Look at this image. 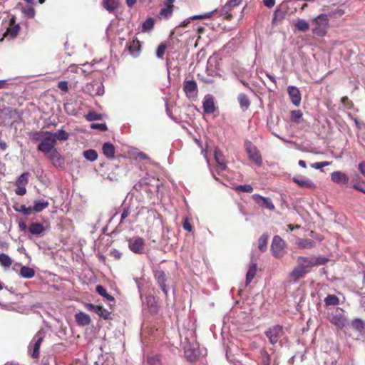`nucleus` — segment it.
<instances>
[{
  "mask_svg": "<svg viewBox=\"0 0 365 365\" xmlns=\"http://www.w3.org/2000/svg\"><path fill=\"white\" fill-rule=\"evenodd\" d=\"M328 18L325 14H320L315 18L313 21L312 31L319 36H323L326 34L328 28Z\"/></svg>",
  "mask_w": 365,
  "mask_h": 365,
  "instance_id": "nucleus-1",
  "label": "nucleus"
},
{
  "mask_svg": "<svg viewBox=\"0 0 365 365\" xmlns=\"http://www.w3.org/2000/svg\"><path fill=\"white\" fill-rule=\"evenodd\" d=\"M245 148L249 159L256 165L260 167L262 165V158L257 148L249 140H245Z\"/></svg>",
  "mask_w": 365,
  "mask_h": 365,
  "instance_id": "nucleus-2",
  "label": "nucleus"
},
{
  "mask_svg": "<svg viewBox=\"0 0 365 365\" xmlns=\"http://www.w3.org/2000/svg\"><path fill=\"white\" fill-rule=\"evenodd\" d=\"M46 134L47 136L40 142L37 147L38 150L43 153L46 156L56 149L55 145L56 144L53 137V133L51 132Z\"/></svg>",
  "mask_w": 365,
  "mask_h": 365,
  "instance_id": "nucleus-3",
  "label": "nucleus"
},
{
  "mask_svg": "<svg viewBox=\"0 0 365 365\" xmlns=\"http://www.w3.org/2000/svg\"><path fill=\"white\" fill-rule=\"evenodd\" d=\"M329 322L338 329H343L347 324V318L341 309H337L329 316Z\"/></svg>",
  "mask_w": 365,
  "mask_h": 365,
  "instance_id": "nucleus-4",
  "label": "nucleus"
},
{
  "mask_svg": "<svg viewBox=\"0 0 365 365\" xmlns=\"http://www.w3.org/2000/svg\"><path fill=\"white\" fill-rule=\"evenodd\" d=\"M284 241L279 235L274 236L271 245V250L273 256L276 258L282 257L284 253Z\"/></svg>",
  "mask_w": 365,
  "mask_h": 365,
  "instance_id": "nucleus-5",
  "label": "nucleus"
},
{
  "mask_svg": "<svg viewBox=\"0 0 365 365\" xmlns=\"http://www.w3.org/2000/svg\"><path fill=\"white\" fill-rule=\"evenodd\" d=\"M325 262L323 259L317 257H298L297 263L298 264L304 268L305 270H309V268L323 264Z\"/></svg>",
  "mask_w": 365,
  "mask_h": 365,
  "instance_id": "nucleus-6",
  "label": "nucleus"
},
{
  "mask_svg": "<svg viewBox=\"0 0 365 365\" xmlns=\"http://www.w3.org/2000/svg\"><path fill=\"white\" fill-rule=\"evenodd\" d=\"M128 247L133 252L142 254L145 250V240L140 237H134L128 240Z\"/></svg>",
  "mask_w": 365,
  "mask_h": 365,
  "instance_id": "nucleus-7",
  "label": "nucleus"
},
{
  "mask_svg": "<svg viewBox=\"0 0 365 365\" xmlns=\"http://www.w3.org/2000/svg\"><path fill=\"white\" fill-rule=\"evenodd\" d=\"M265 334L271 344H276L279 339L284 334L282 327L277 325L268 329Z\"/></svg>",
  "mask_w": 365,
  "mask_h": 365,
  "instance_id": "nucleus-8",
  "label": "nucleus"
},
{
  "mask_svg": "<svg viewBox=\"0 0 365 365\" xmlns=\"http://www.w3.org/2000/svg\"><path fill=\"white\" fill-rule=\"evenodd\" d=\"M183 89L188 98L195 99L197 97V88L195 81H185Z\"/></svg>",
  "mask_w": 365,
  "mask_h": 365,
  "instance_id": "nucleus-9",
  "label": "nucleus"
},
{
  "mask_svg": "<svg viewBox=\"0 0 365 365\" xmlns=\"http://www.w3.org/2000/svg\"><path fill=\"white\" fill-rule=\"evenodd\" d=\"M292 180L302 188L314 189L316 187L315 184L310 179L303 175L294 176Z\"/></svg>",
  "mask_w": 365,
  "mask_h": 365,
  "instance_id": "nucleus-10",
  "label": "nucleus"
},
{
  "mask_svg": "<svg viewBox=\"0 0 365 365\" xmlns=\"http://www.w3.org/2000/svg\"><path fill=\"white\" fill-rule=\"evenodd\" d=\"M252 198L257 204L264 208H267L269 210H273L274 209V205L269 197H265L258 194H255L252 195Z\"/></svg>",
  "mask_w": 365,
  "mask_h": 365,
  "instance_id": "nucleus-11",
  "label": "nucleus"
},
{
  "mask_svg": "<svg viewBox=\"0 0 365 365\" xmlns=\"http://www.w3.org/2000/svg\"><path fill=\"white\" fill-rule=\"evenodd\" d=\"M51 163L56 168H63L65 163L63 157L58 152L56 148L46 156Z\"/></svg>",
  "mask_w": 365,
  "mask_h": 365,
  "instance_id": "nucleus-12",
  "label": "nucleus"
},
{
  "mask_svg": "<svg viewBox=\"0 0 365 365\" xmlns=\"http://www.w3.org/2000/svg\"><path fill=\"white\" fill-rule=\"evenodd\" d=\"M20 29L19 24H15V17L10 19V26L4 34V38L11 39L16 36Z\"/></svg>",
  "mask_w": 365,
  "mask_h": 365,
  "instance_id": "nucleus-13",
  "label": "nucleus"
},
{
  "mask_svg": "<svg viewBox=\"0 0 365 365\" xmlns=\"http://www.w3.org/2000/svg\"><path fill=\"white\" fill-rule=\"evenodd\" d=\"M331 180L333 182L338 185H346L348 183L349 176L341 171H334L331 174Z\"/></svg>",
  "mask_w": 365,
  "mask_h": 365,
  "instance_id": "nucleus-14",
  "label": "nucleus"
},
{
  "mask_svg": "<svg viewBox=\"0 0 365 365\" xmlns=\"http://www.w3.org/2000/svg\"><path fill=\"white\" fill-rule=\"evenodd\" d=\"M202 107L204 112L207 114L213 113L215 110L214 98L211 95H206L203 99Z\"/></svg>",
  "mask_w": 365,
  "mask_h": 365,
  "instance_id": "nucleus-15",
  "label": "nucleus"
},
{
  "mask_svg": "<svg viewBox=\"0 0 365 365\" xmlns=\"http://www.w3.org/2000/svg\"><path fill=\"white\" fill-rule=\"evenodd\" d=\"M287 91L292 103L298 106L301 103V94L299 89L295 86H289Z\"/></svg>",
  "mask_w": 365,
  "mask_h": 365,
  "instance_id": "nucleus-16",
  "label": "nucleus"
},
{
  "mask_svg": "<svg viewBox=\"0 0 365 365\" xmlns=\"http://www.w3.org/2000/svg\"><path fill=\"white\" fill-rule=\"evenodd\" d=\"M43 336L41 332H38L34 337L33 341H34L33 346V351L31 356L34 358H38L39 356L40 346L42 343Z\"/></svg>",
  "mask_w": 365,
  "mask_h": 365,
  "instance_id": "nucleus-17",
  "label": "nucleus"
},
{
  "mask_svg": "<svg viewBox=\"0 0 365 365\" xmlns=\"http://www.w3.org/2000/svg\"><path fill=\"white\" fill-rule=\"evenodd\" d=\"M155 277L164 294H167L168 291L165 286V272L163 271H156L155 273Z\"/></svg>",
  "mask_w": 365,
  "mask_h": 365,
  "instance_id": "nucleus-18",
  "label": "nucleus"
},
{
  "mask_svg": "<svg viewBox=\"0 0 365 365\" xmlns=\"http://www.w3.org/2000/svg\"><path fill=\"white\" fill-rule=\"evenodd\" d=\"M75 318L77 324L82 327L88 325L91 322L89 315L82 312L77 313Z\"/></svg>",
  "mask_w": 365,
  "mask_h": 365,
  "instance_id": "nucleus-19",
  "label": "nucleus"
},
{
  "mask_svg": "<svg viewBox=\"0 0 365 365\" xmlns=\"http://www.w3.org/2000/svg\"><path fill=\"white\" fill-rule=\"evenodd\" d=\"M102 150H103V155L106 158H108L109 159L114 158V156H115V147L113 146V144H111L110 143H105L103 145Z\"/></svg>",
  "mask_w": 365,
  "mask_h": 365,
  "instance_id": "nucleus-20",
  "label": "nucleus"
},
{
  "mask_svg": "<svg viewBox=\"0 0 365 365\" xmlns=\"http://www.w3.org/2000/svg\"><path fill=\"white\" fill-rule=\"evenodd\" d=\"M309 270H305L299 264L291 272L289 276L294 280H297L302 278Z\"/></svg>",
  "mask_w": 365,
  "mask_h": 365,
  "instance_id": "nucleus-21",
  "label": "nucleus"
},
{
  "mask_svg": "<svg viewBox=\"0 0 365 365\" xmlns=\"http://www.w3.org/2000/svg\"><path fill=\"white\" fill-rule=\"evenodd\" d=\"M214 156H215V161L217 162V163L218 165L219 168L221 170H225L226 165L224 161L222 153L217 148H216L215 150Z\"/></svg>",
  "mask_w": 365,
  "mask_h": 365,
  "instance_id": "nucleus-22",
  "label": "nucleus"
},
{
  "mask_svg": "<svg viewBox=\"0 0 365 365\" xmlns=\"http://www.w3.org/2000/svg\"><path fill=\"white\" fill-rule=\"evenodd\" d=\"M49 203L48 201L44 200H36L34 202V206L32 207L33 211L36 212H39L43 210L48 207Z\"/></svg>",
  "mask_w": 365,
  "mask_h": 365,
  "instance_id": "nucleus-23",
  "label": "nucleus"
},
{
  "mask_svg": "<svg viewBox=\"0 0 365 365\" xmlns=\"http://www.w3.org/2000/svg\"><path fill=\"white\" fill-rule=\"evenodd\" d=\"M102 4L104 9L111 12L118 7L119 0H103Z\"/></svg>",
  "mask_w": 365,
  "mask_h": 365,
  "instance_id": "nucleus-24",
  "label": "nucleus"
},
{
  "mask_svg": "<svg viewBox=\"0 0 365 365\" xmlns=\"http://www.w3.org/2000/svg\"><path fill=\"white\" fill-rule=\"evenodd\" d=\"M19 274L23 278L31 279L35 275V271L29 267L22 266Z\"/></svg>",
  "mask_w": 365,
  "mask_h": 365,
  "instance_id": "nucleus-25",
  "label": "nucleus"
},
{
  "mask_svg": "<svg viewBox=\"0 0 365 365\" xmlns=\"http://www.w3.org/2000/svg\"><path fill=\"white\" fill-rule=\"evenodd\" d=\"M257 272V264L252 263L250 265L248 271L246 275V284H249L256 275Z\"/></svg>",
  "mask_w": 365,
  "mask_h": 365,
  "instance_id": "nucleus-26",
  "label": "nucleus"
},
{
  "mask_svg": "<svg viewBox=\"0 0 365 365\" xmlns=\"http://www.w3.org/2000/svg\"><path fill=\"white\" fill-rule=\"evenodd\" d=\"M29 230L33 235H40L44 231V227L41 223L33 222L30 224Z\"/></svg>",
  "mask_w": 365,
  "mask_h": 365,
  "instance_id": "nucleus-27",
  "label": "nucleus"
},
{
  "mask_svg": "<svg viewBox=\"0 0 365 365\" xmlns=\"http://www.w3.org/2000/svg\"><path fill=\"white\" fill-rule=\"evenodd\" d=\"M49 131H35L31 132L29 133V138L35 141H40L43 140L44 138L47 136L46 133H50Z\"/></svg>",
  "mask_w": 365,
  "mask_h": 365,
  "instance_id": "nucleus-28",
  "label": "nucleus"
},
{
  "mask_svg": "<svg viewBox=\"0 0 365 365\" xmlns=\"http://www.w3.org/2000/svg\"><path fill=\"white\" fill-rule=\"evenodd\" d=\"M297 245L299 248L311 249L314 247V242L309 239H299L297 242Z\"/></svg>",
  "mask_w": 365,
  "mask_h": 365,
  "instance_id": "nucleus-29",
  "label": "nucleus"
},
{
  "mask_svg": "<svg viewBox=\"0 0 365 365\" xmlns=\"http://www.w3.org/2000/svg\"><path fill=\"white\" fill-rule=\"evenodd\" d=\"M19 6H21V11L25 17L32 19L35 16L36 12L31 6H22L21 4Z\"/></svg>",
  "mask_w": 365,
  "mask_h": 365,
  "instance_id": "nucleus-30",
  "label": "nucleus"
},
{
  "mask_svg": "<svg viewBox=\"0 0 365 365\" xmlns=\"http://www.w3.org/2000/svg\"><path fill=\"white\" fill-rule=\"evenodd\" d=\"M351 327L354 330L361 334L364 330L365 323L360 319H355L351 322Z\"/></svg>",
  "mask_w": 365,
  "mask_h": 365,
  "instance_id": "nucleus-31",
  "label": "nucleus"
},
{
  "mask_svg": "<svg viewBox=\"0 0 365 365\" xmlns=\"http://www.w3.org/2000/svg\"><path fill=\"white\" fill-rule=\"evenodd\" d=\"M238 101L240 105V108L243 110H246L250 106V100L245 93H240L238 96Z\"/></svg>",
  "mask_w": 365,
  "mask_h": 365,
  "instance_id": "nucleus-32",
  "label": "nucleus"
},
{
  "mask_svg": "<svg viewBox=\"0 0 365 365\" xmlns=\"http://www.w3.org/2000/svg\"><path fill=\"white\" fill-rule=\"evenodd\" d=\"M53 137L56 143V140H66L69 138V134L63 129H60L55 133H53Z\"/></svg>",
  "mask_w": 365,
  "mask_h": 365,
  "instance_id": "nucleus-33",
  "label": "nucleus"
},
{
  "mask_svg": "<svg viewBox=\"0 0 365 365\" xmlns=\"http://www.w3.org/2000/svg\"><path fill=\"white\" fill-rule=\"evenodd\" d=\"M83 155L86 160L91 162H93L98 158L97 152L93 149H89L83 151Z\"/></svg>",
  "mask_w": 365,
  "mask_h": 365,
  "instance_id": "nucleus-34",
  "label": "nucleus"
},
{
  "mask_svg": "<svg viewBox=\"0 0 365 365\" xmlns=\"http://www.w3.org/2000/svg\"><path fill=\"white\" fill-rule=\"evenodd\" d=\"M0 264L6 268H9L12 264V260L11 257L4 253L0 254Z\"/></svg>",
  "mask_w": 365,
  "mask_h": 365,
  "instance_id": "nucleus-35",
  "label": "nucleus"
},
{
  "mask_svg": "<svg viewBox=\"0 0 365 365\" xmlns=\"http://www.w3.org/2000/svg\"><path fill=\"white\" fill-rule=\"evenodd\" d=\"M324 303L326 306L338 305L339 299L334 294H328L324 299Z\"/></svg>",
  "mask_w": 365,
  "mask_h": 365,
  "instance_id": "nucleus-36",
  "label": "nucleus"
},
{
  "mask_svg": "<svg viewBox=\"0 0 365 365\" xmlns=\"http://www.w3.org/2000/svg\"><path fill=\"white\" fill-rule=\"evenodd\" d=\"M185 354L187 359H189L190 361L194 360L197 356V353L195 349V347L190 349L187 346L185 347Z\"/></svg>",
  "mask_w": 365,
  "mask_h": 365,
  "instance_id": "nucleus-37",
  "label": "nucleus"
},
{
  "mask_svg": "<svg viewBox=\"0 0 365 365\" xmlns=\"http://www.w3.org/2000/svg\"><path fill=\"white\" fill-rule=\"evenodd\" d=\"M294 25L300 31H306L309 29V24L304 19H298Z\"/></svg>",
  "mask_w": 365,
  "mask_h": 365,
  "instance_id": "nucleus-38",
  "label": "nucleus"
},
{
  "mask_svg": "<svg viewBox=\"0 0 365 365\" xmlns=\"http://www.w3.org/2000/svg\"><path fill=\"white\" fill-rule=\"evenodd\" d=\"M29 173H24L21 174L16 180V185L26 186L29 182Z\"/></svg>",
  "mask_w": 365,
  "mask_h": 365,
  "instance_id": "nucleus-39",
  "label": "nucleus"
},
{
  "mask_svg": "<svg viewBox=\"0 0 365 365\" xmlns=\"http://www.w3.org/2000/svg\"><path fill=\"white\" fill-rule=\"evenodd\" d=\"M267 242L268 236L267 235L264 234L259 237L258 241V247L261 251L264 252L266 250Z\"/></svg>",
  "mask_w": 365,
  "mask_h": 365,
  "instance_id": "nucleus-40",
  "label": "nucleus"
},
{
  "mask_svg": "<svg viewBox=\"0 0 365 365\" xmlns=\"http://www.w3.org/2000/svg\"><path fill=\"white\" fill-rule=\"evenodd\" d=\"M96 290L101 296L104 297L107 299H108V300L113 299V297L107 293L106 289L103 286H101V285L96 286Z\"/></svg>",
  "mask_w": 365,
  "mask_h": 365,
  "instance_id": "nucleus-41",
  "label": "nucleus"
},
{
  "mask_svg": "<svg viewBox=\"0 0 365 365\" xmlns=\"http://www.w3.org/2000/svg\"><path fill=\"white\" fill-rule=\"evenodd\" d=\"M129 51L131 54L135 56L138 54L140 51V43L139 41H133L128 47Z\"/></svg>",
  "mask_w": 365,
  "mask_h": 365,
  "instance_id": "nucleus-42",
  "label": "nucleus"
},
{
  "mask_svg": "<svg viewBox=\"0 0 365 365\" xmlns=\"http://www.w3.org/2000/svg\"><path fill=\"white\" fill-rule=\"evenodd\" d=\"M95 312L100 317H103L105 319H108L110 315V312L106 309L101 306H97Z\"/></svg>",
  "mask_w": 365,
  "mask_h": 365,
  "instance_id": "nucleus-43",
  "label": "nucleus"
},
{
  "mask_svg": "<svg viewBox=\"0 0 365 365\" xmlns=\"http://www.w3.org/2000/svg\"><path fill=\"white\" fill-rule=\"evenodd\" d=\"M154 25V21L152 18L147 19L142 25V30L143 31H147L150 30Z\"/></svg>",
  "mask_w": 365,
  "mask_h": 365,
  "instance_id": "nucleus-44",
  "label": "nucleus"
},
{
  "mask_svg": "<svg viewBox=\"0 0 365 365\" xmlns=\"http://www.w3.org/2000/svg\"><path fill=\"white\" fill-rule=\"evenodd\" d=\"M146 303L150 307V312H155L156 303L155 299L153 296L150 295L146 297Z\"/></svg>",
  "mask_w": 365,
  "mask_h": 365,
  "instance_id": "nucleus-45",
  "label": "nucleus"
},
{
  "mask_svg": "<svg viewBox=\"0 0 365 365\" xmlns=\"http://www.w3.org/2000/svg\"><path fill=\"white\" fill-rule=\"evenodd\" d=\"M237 191L251 193L253 188L250 185H240L235 187Z\"/></svg>",
  "mask_w": 365,
  "mask_h": 365,
  "instance_id": "nucleus-46",
  "label": "nucleus"
},
{
  "mask_svg": "<svg viewBox=\"0 0 365 365\" xmlns=\"http://www.w3.org/2000/svg\"><path fill=\"white\" fill-rule=\"evenodd\" d=\"M173 11V6H166L165 8L161 9L160 14L163 16L168 17V16H171Z\"/></svg>",
  "mask_w": 365,
  "mask_h": 365,
  "instance_id": "nucleus-47",
  "label": "nucleus"
},
{
  "mask_svg": "<svg viewBox=\"0 0 365 365\" xmlns=\"http://www.w3.org/2000/svg\"><path fill=\"white\" fill-rule=\"evenodd\" d=\"M302 117V113L300 110H293L291 113V118L295 122H299Z\"/></svg>",
  "mask_w": 365,
  "mask_h": 365,
  "instance_id": "nucleus-48",
  "label": "nucleus"
},
{
  "mask_svg": "<svg viewBox=\"0 0 365 365\" xmlns=\"http://www.w3.org/2000/svg\"><path fill=\"white\" fill-rule=\"evenodd\" d=\"M86 118L88 121H94L99 120L101 118V115L98 113H96L94 112H89L86 115Z\"/></svg>",
  "mask_w": 365,
  "mask_h": 365,
  "instance_id": "nucleus-49",
  "label": "nucleus"
},
{
  "mask_svg": "<svg viewBox=\"0 0 365 365\" xmlns=\"http://www.w3.org/2000/svg\"><path fill=\"white\" fill-rule=\"evenodd\" d=\"M16 210L24 213L26 215H30L33 211L31 207H26V205H21L19 209H16Z\"/></svg>",
  "mask_w": 365,
  "mask_h": 365,
  "instance_id": "nucleus-50",
  "label": "nucleus"
},
{
  "mask_svg": "<svg viewBox=\"0 0 365 365\" xmlns=\"http://www.w3.org/2000/svg\"><path fill=\"white\" fill-rule=\"evenodd\" d=\"M165 49H166L165 45H164L163 43L159 45V46L158 47V49L156 51V56H158V58H162L163 57L165 52Z\"/></svg>",
  "mask_w": 365,
  "mask_h": 365,
  "instance_id": "nucleus-51",
  "label": "nucleus"
},
{
  "mask_svg": "<svg viewBox=\"0 0 365 365\" xmlns=\"http://www.w3.org/2000/svg\"><path fill=\"white\" fill-rule=\"evenodd\" d=\"M330 162H328V161H324V162H318V163H312L311 165V166L313 168H315V169H321L322 168H324V167H326V166H328L330 165Z\"/></svg>",
  "mask_w": 365,
  "mask_h": 365,
  "instance_id": "nucleus-52",
  "label": "nucleus"
},
{
  "mask_svg": "<svg viewBox=\"0 0 365 365\" xmlns=\"http://www.w3.org/2000/svg\"><path fill=\"white\" fill-rule=\"evenodd\" d=\"M242 0H230L224 6V9L227 8L235 7L241 3Z\"/></svg>",
  "mask_w": 365,
  "mask_h": 365,
  "instance_id": "nucleus-53",
  "label": "nucleus"
},
{
  "mask_svg": "<svg viewBox=\"0 0 365 365\" xmlns=\"http://www.w3.org/2000/svg\"><path fill=\"white\" fill-rule=\"evenodd\" d=\"M58 88L63 91L64 93H66L68 92V82L67 81H60L58 82Z\"/></svg>",
  "mask_w": 365,
  "mask_h": 365,
  "instance_id": "nucleus-54",
  "label": "nucleus"
},
{
  "mask_svg": "<svg viewBox=\"0 0 365 365\" xmlns=\"http://www.w3.org/2000/svg\"><path fill=\"white\" fill-rule=\"evenodd\" d=\"M91 127L93 129H99L102 131L107 130V125L105 123H93Z\"/></svg>",
  "mask_w": 365,
  "mask_h": 365,
  "instance_id": "nucleus-55",
  "label": "nucleus"
},
{
  "mask_svg": "<svg viewBox=\"0 0 365 365\" xmlns=\"http://www.w3.org/2000/svg\"><path fill=\"white\" fill-rule=\"evenodd\" d=\"M16 186H17V188L15 190L16 195L22 196L26 194V190L24 186H21V185H16Z\"/></svg>",
  "mask_w": 365,
  "mask_h": 365,
  "instance_id": "nucleus-56",
  "label": "nucleus"
},
{
  "mask_svg": "<svg viewBox=\"0 0 365 365\" xmlns=\"http://www.w3.org/2000/svg\"><path fill=\"white\" fill-rule=\"evenodd\" d=\"M341 102L346 108H350L351 106V102L347 97H343L341 100Z\"/></svg>",
  "mask_w": 365,
  "mask_h": 365,
  "instance_id": "nucleus-57",
  "label": "nucleus"
},
{
  "mask_svg": "<svg viewBox=\"0 0 365 365\" xmlns=\"http://www.w3.org/2000/svg\"><path fill=\"white\" fill-rule=\"evenodd\" d=\"M183 228L188 232L192 231V225H190L187 219H185L183 222Z\"/></svg>",
  "mask_w": 365,
  "mask_h": 365,
  "instance_id": "nucleus-58",
  "label": "nucleus"
},
{
  "mask_svg": "<svg viewBox=\"0 0 365 365\" xmlns=\"http://www.w3.org/2000/svg\"><path fill=\"white\" fill-rule=\"evenodd\" d=\"M263 3L268 8H272L274 6L275 1L274 0H263Z\"/></svg>",
  "mask_w": 365,
  "mask_h": 365,
  "instance_id": "nucleus-59",
  "label": "nucleus"
},
{
  "mask_svg": "<svg viewBox=\"0 0 365 365\" xmlns=\"http://www.w3.org/2000/svg\"><path fill=\"white\" fill-rule=\"evenodd\" d=\"M352 187H353L354 189H356V190H359V191H360V192H362L365 193V189H364V188L362 187V186H361L359 182H354V183L353 184Z\"/></svg>",
  "mask_w": 365,
  "mask_h": 365,
  "instance_id": "nucleus-60",
  "label": "nucleus"
},
{
  "mask_svg": "<svg viewBox=\"0 0 365 365\" xmlns=\"http://www.w3.org/2000/svg\"><path fill=\"white\" fill-rule=\"evenodd\" d=\"M359 170L361 173L365 176V162H362L359 165Z\"/></svg>",
  "mask_w": 365,
  "mask_h": 365,
  "instance_id": "nucleus-61",
  "label": "nucleus"
},
{
  "mask_svg": "<svg viewBox=\"0 0 365 365\" xmlns=\"http://www.w3.org/2000/svg\"><path fill=\"white\" fill-rule=\"evenodd\" d=\"M148 361L150 365H160V361L156 358H150Z\"/></svg>",
  "mask_w": 365,
  "mask_h": 365,
  "instance_id": "nucleus-62",
  "label": "nucleus"
},
{
  "mask_svg": "<svg viewBox=\"0 0 365 365\" xmlns=\"http://www.w3.org/2000/svg\"><path fill=\"white\" fill-rule=\"evenodd\" d=\"M360 177L359 175L357 174H354V175H352L351 176V182H352V185L354 183V182H359V180Z\"/></svg>",
  "mask_w": 365,
  "mask_h": 365,
  "instance_id": "nucleus-63",
  "label": "nucleus"
},
{
  "mask_svg": "<svg viewBox=\"0 0 365 365\" xmlns=\"http://www.w3.org/2000/svg\"><path fill=\"white\" fill-rule=\"evenodd\" d=\"M129 213H130L129 210L125 209L121 214V221L125 219L128 216Z\"/></svg>",
  "mask_w": 365,
  "mask_h": 365,
  "instance_id": "nucleus-64",
  "label": "nucleus"
}]
</instances>
